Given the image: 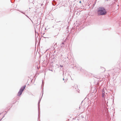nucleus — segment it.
<instances>
[{
    "label": "nucleus",
    "instance_id": "nucleus-4",
    "mask_svg": "<svg viewBox=\"0 0 121 121\" xmlns=\"http://www.w3.org/2000/svg\"><path fill=\"white\" fill-rule=\"evenodd\" d=\"M81 1H79V3H81Z\"/></svg>",
    "mask_w": 121,
    "mask_h": 121
},
{
    "label": "nucleus",
    "instance_id": "nucleus-1",
    "mask_svg": "<svg viewBox=\"0 0 121 121\" xmlns=\"http://www.w3.org/2000/svg\"><path fill=\"white\" fill-rule=\"evenodd\" d=\"M97 13L99 15H104L106 14L107 12L104 8L100 7L98 8Z\"/></svg>",
    "mask_w": 121,
    "mask_h": 121
},
{
    "label": "nucleus",
    "instance_id": "nucleus-2",
    "mask_svg": "<svg viewBox=\"0 0 121 121\" xmlns=\"http://www.w3.org/2000/svg\"><path fill=\"white\" fill-rule=\"evenodd\" d=\"M26 85H24L23 86H22L21 88L17 94V95L18 96H19L22 94L23 91L24 90L25 87H26Z\"/></svg>",
    "mask_w": 121,
    "mask_h": 121
},
{
    "label": "nucleus",
    "instance_id": "nucleus-3",
    "mask_svg": "<svg viewBox=\"0 0 121 121\" xmlns=\"http://www.w3.org/2000/svg\"><path fill=\"white\" fill-rule=\"evenodd\" d=\"M104 94H103H103L102 95V97H104Z\"/></svg>",
    "mask_w": 121,
    "mask_h": 121
},
{
    "label": "nucleus",
    "instance_id": "nucleus-5",
    "mask_svg": "<svg viewBox=\"0 0 121 121\" xmlns=\"http://www.w3.org/2000/svg\"><path fill=\"white\" fill-rule=\"evenodd\" d=\"M0 114H1L0 113Z\"/></svg>",
    "mask_w": 121,
    "mask_h": 121
}]
</instances>
